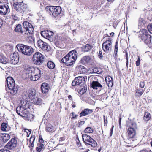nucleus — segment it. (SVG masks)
Here are the masks:
<instances>
[{
	"mask_svg": "<svg viewBox=\"0 0 152 152\" xmlns=\"http://www.w3.org/2000/svg\"><path fill=\"white\" fill-rule=\"evenodd\" d=\"M74 50L70 51L61 60L62 62L65 63L67 66H71L73 64L76 60L78 55L76 50Z\"/></svg>",
	"mask_w": 152,
	"mask_h": 152,
	"instance_id": "nucleus-1",
	"label": "nucleus"
},
{
	"mask_svg": "<svg viewBox=\"0 0 152 152\" xmlns=\"http://www.w3.org/2000/svg\"><path fill=\"white\" fill-rule=\"evenodd\" d=\"M137 129V127L136 123L134 122H131L128 128L127 132L129 139H132L133 141L136 140L135 138L136 135Z\"/></svg>",
	"mask_w": 152,
	"mask_h": 152,
	"instance_id": "nucleus-2",
	"label": "nucleus"
},
{
	"mask_svg": "<svg viewBox=\"0 0 152 152\" xmlns=\"http://www.w3.org/2000/svg\"><path fill=\"white\" fill-rule=\"evenodd\" d=\"M83 141L85 144L87 146L90 147H96L97 145V143L96 141L91 138L90 136L86 134H83L82 135Z\"/></svg>",
	"mask_w": 152,
	"mask_h": 152,
	"instance_id": "nucleus-3",
	"label": "nucleus"
},
{
	"mask_svg": "<svg viewBox=\"0 0 152 152\" xmlns=\"http://www.w3.org/2000/svg\"><path fill=\"white\" fill-rule=\"evenodd\" d=\"M7 85H6V87L7 88V86L8 89L11 90L10 93L12 94H15L17 91V88L15 86V83L14 80L11 77H8L6 79Z\"/></svg>",
	"mask_w": 152,
	"mask_h": 152,
	"instance_id": "nucleus-4",
	"label": "nucleus"
},
{
	"mask_svg": "<svg viewBox=\"0 0 152 152\" xmlns=\"http://www.w3.org/2000/svg\"><path fill=\"white\" fill-rule=\"evenodd\" d=\"M44 59L43 55L39 52H37L33 55L32 61L36 65H40L43 62Z\"/></svg>",
	"mask_w": 152,
	"mask_h": 152,
	"instance_id": "nucleus-5",
	"label": "nucleus"
},
{
	"mask_svg": "<svg viewBox=\"0 0 152 152\" xmlns=\"http://www.w3.org/2000/svg\"><path fill=\"white\" fill-rule=\"evenodd\" d=\"M39 73L35 74V69L33 67H29V77L31 80L35 81L38 80L41 77V73L40 70H38Z\"/></svg>",
	"mask_w": 152,
	"mask_h": 152,
	"instance_id": "nucleus-6",
	"label": "nucleus"
},
{
	"mask_svg": "<svg viewBox=\"0 0 152 152\" xmlns=\"http://www.w3.org/2000/svg\"><path fill=\"white\" fill-rule=\"evenodd\" d=\"M141 32L142 34H141L142 40L147 45L150 44L151 42V36L148 34L145 29H142Z\"/></svg>",
	"mask_w": 152,
	"mask_h": 152,
	"instance_id": "nucleus-7",
	"label": "nucleus"
},
{
	"mask_svg": "<svg viewBox=\"0 0 152 152\" xmlns=\"http://www.w3.org/2000/svg\"><path fill=\"white\" fill-rule=\"evenodd\" d=\"M14 9L17 12L22 13L27 8L26 4L23 2H16L13 4Z\"/></svg>",
	"mask_w": 152,
	"mask_h": 152,
	"instance_id": "nucleus-8",
	"label": "nucleus"
},
{
	"mask_svg": "<svg viewBox=\"0 0 152 152\" xmlns=\"http://www.w3.org/2000/svg\"><path fill=\"white\" fill-rule=\"evenodd\" d=\"M112 47V43L110 38H109L102 44V48L105 52H109L111 50Z\"/></svg>",
	"mask_w": 152,
	"mask_h": 152,
	"instance_id": "nucleus-9",
	"label": "nucleus"
},
{
	"mask_svg": "<svg viewBox=\"0 0 152 152\" xmlns=\"http://www.w3.org/2000/svg\"><path fill=\"white\" fill-rule=\"evenodd\" d=\"M46 10L47 11H53V10H55V13L53 14V16L56 17L59 15L61 10V7L59 6H47L46 7Z\"/></svg>",
	"mask_w": 152,
	"mask_h": 152,
	"instance_id": "nucleus-10",
	"label": "nucleus"
},
{
	"mask_svg": "<svg viewBox=\"0 0 152 152\" xmlns=\"http://www.w3.org/2000/svg\"><path fill=\"white\" fill-rule=\"evenodd\" d=\"M85 78L82 76H79L75 77L72 82L73 86L82 85L84 83Z\"/></svg>",
	"mask_w": 152,
	"mask_h": 152,
	"instance_id": "nucleus-11",
	"label": "nucleus"
},
{
	"mask_svg": "<svg viewBox=\"0 0 152 152\" xmlns=\"http://www.w3.org/2000/svg\"><path fill=\"white\" fill-rule=\"evenodd\" d=\"M28 108V103L25 101V103L23 102L22 106H18L16 108V111L17 113L19 115L21 116V113H23V109L25 110H27Z\"/></svg>",
	"mask_w": 152,
	"mask_h": 152,
	"instance_id": "nucleus-12",
	"label": "nucleus"
},
{
	"mask_svg": "<svg viewBox=\"0 0 152 152\" xmlns=\"http://www.w3.org/2000/svg\"><path fill=\"white\" fill-rule=\"evenodd\" d=\"M16 47L19 51L25 55H28V46H26L23 44H18Z\"/></svg>",
	"mask_w": 152,
	"mask_h": 152,
	"instance_id": "nucleus-13",
	"label": "nucleus"
},
{
	"mask_svg": "<svg viewBox=\"0 0 152 152\" xmlns=\"http://www.w3.org/2000/svg\"><path fill=\"white\" fill-rule=\"evenodd\" d=\"M41 36L44 38L47 39L50 41L53 40L54 37V33L52 31L45 30L41 32Z\"/></svg>",
	"mask_w": 152,
	"mask_h": 152,
	"instance_id": "nucleus-14",
	"label": "nucleus"
},
{
	"mask_svg": "<svg viewBox=\"0 0 152 152\" xmlns=\"http://www.w3.org/2000/svg\"><path fill=\"white\" fill-rule=\"evenodd\" d=\"M19 56L17 53H14L10 55V63L13 64H17L19 61Z\"/></svg>",
	"mask_w": 152,
	"mask_h": 152,
	"instance_id": "nucleus-15",
	"label": "nucleus"
},
{
	"mask_svg": "<svg viewBox=\"0 0 152 152\" xmlns=\"http://www.w3.org/2000/svg\"><path fill=\"white\" fill-rule=\"evenodd\" d=\"M37 45L40 48L44 51L48 50L47 44L41 39L38 40L37 42Z\"/></svg>",
	"mask_w": 152,
	"mask_h": 152,
	"instance_id": "nucleus-16",
	"label": "nucleus"
},
{
	"mask_svg": "<svg viewBox=\"0 0 152 152\" xmlns=\"http://www.w3.org/2000/svg\"><path fill=\"white\" fill-rule=\"evenodd\" d=\"M10 12V9L8 5L7 4L0 5V14L4 15Z\"/></svg>",
	"mask_w": 152,
	"mask_h": 152,
	"instance_id": "nucleus-17",
	"label": "nucleus"
},
{
	"mask_svg": "<svg viewBox=\"0 0 152 152\" xmlns=\"http://www.w3.org/2000/svg\"><path fill=\"white\" fill-rule=\"evenodd\" d=\"M17 145V141L15 138H12L5 145L6 147L9 149H14Z\"/></svg>",
	"mask_w": 152,
	"mask_h": 152,
	"instance_id": "nucleus-18",
	"label": "nucleus"
},
{
	"mask_svg": "<svg viewBox=\"0 0 152 152\" xmlns=\"http://www.w3.org/2000/svg\"><path fill=\"white\" fill-rule=\"evenodd\" d=\"M23 73L22 75L23 79H26L28 77V65L26 64L23 65Z\"/></svg>",
	"mask_w": 152,
	"mask_h": 152,
	"instance_id": "nucleus-19",
	"label": "nucleus"
},
{
	"mask_svg": "<svg viewBox=\"0 0 152 152\" xmlns=\"http://www.w3.org/2000/svg\"><path fill=\"white\" fill-rule=\"evenodd\" d=\"M50 88L48 84L46 83H43L41 86V91L43 94H46L48 93Z\"/></svg>",
	"mask_w": 152,
	"mask_h": 152,
	"instance_id": "nucleus-20",
	"label": "nucleus"
},
{
	"mask_svg": "<svg viewBox=\"0 0 152 152\" xmlns=\"http://www.w3.org/2000/svg\"><path fill=\"white\" fill-rule=\"evenodd\" d=\"M91 87L94 89H98L100 90L102 87V85L97 81H93L91 84Z\"/></svg>",
	"mask_w": 152,
	"mask_h": 152,
	"instance_id": "nucleus-21",
	"label": "nucleus"
},
{
	"mask_svg": "<svg viewBox=\"0 0 152 152\" xmlns=\"http://www.w3.org/2000/svg\"><path fill=\"white\" fill-rule=\"evenodd\" d=\"M93 112V110L86 108L83 110L80 114V117L84 116L91 114Z\"/></svg>",
	"mask_w": 152,
	"mask_h": 152,
	"instance_id": "nucleus-22",
	"label": "nucleus"
},
{
	"mask_svg": "<svg viewBox=\"0 0 152 152\" xmlns=\"http://www.w3.org/2000/svg\"><path fill=\"white\" fill-rule=\"evenodd\" d=\"M32 100L30 102L34 103V104H37L39 105H42L43 104L42 99L37 97H35L33 98Z\"/></svg>",
	"mask_w": 152,
	"mask_h": 152,
	"instance_id": "nucleus-23",
	"label": "nucleus"
},
{
	"mask_svg": "<svg viewBox=\"0 0 152 152\" xmlns=\"http://www.w3.org/2000/svg\"><path fill=\"white\" fill-rule=\"evenodd\" d=\"M10 139V136L7 134H3L0 135V140L3 142H6Z\"/></svg>",
	"mask_w": 152,
	"mask_h": 152,
	"instance_id": "nucleus-24",
	"label": "nucleus"
},
{
	"mask_svg": "<svg viewBox=\"0 0 152 152\" xmlns=\"http://www.w3.org/2000/svg\"><path fill=\"white\" fill-rule=\"evenodd\" d=\"M105 80L109 87H111L113 86V79L110 76L106 77L105 78Z\"/></svg>",
	"mask_w": 152,
	"mask_h": 152,
	"instance_id": "nucleus-25",
	"label": "nucleus"
},
{
	"mask_svg": "<svg viewBox=\"0 0 152 152\" xmlns=\"http://www.w3.org/2000/svg\"><path fill=\"white\" fill-rule=\"evenodd\" d=\"M23 32H24V34H28V22L24 21L23 23Z\"/></svg>",
	"mask_w": 152,
	"mask_h": 152,
	"instance_id": "nucleus-26",
	"label": "nucleus"
},
{
	"mask_svg": "<svg viewBox=\"0 0 152 152\" xmlns=\"http://www.w3.org/2000/svg\"><path fill=\"white\" fill-rule=\"evenodd\" d=\"M36 97V92L33 89H31L29 90V102H30L33 98H34Z\"/></svg>",
	"mask_w": 152,
	"mask_h": 152,
	"instance_id": "nucleus-27",
	"label": "nucleus"
},
{
	"mask_svg": "<svg viewBox=\"0 0 152 152\" xmlns=\"http://www.w3.org/2000/svg\"><path fill=\"white\" fill-rule=\"evenodd\" d=\"M44 149V144L42 143H38L36 148L37 152H41Z\"/></svg>",
	"mask_w": 152,
	"mask_h": 152,
	"instance_id": "nucleus-28",
	"label": "nucleus"
},
{
	"mask_svg": "<svg viewBox=\"0 0 152 152\" xmlns=\"http://www.w3.org/2000/svg\"><path fill=\"white\" fill-rule=\"evenodd\" d=\"M92 48L91 45L88 44H86L82 48V50L84 52H88Z\"/></svg>",
	"mask_w": 152,
	"mask_h": 152,
	"instance_id": "nucleus-29",
	"label": "nucleus"
},
{
	"mask_svg": "<svg viewBox=\"0 0 152 152\" xmlns=\"http://www.w3.org/2000/svg\"><path fill=\"white\" fill-rule=\"evenodd\" d=\"M90 59V57L88 56H84L82 58L80 62L82 64H85L89 62Z\"/></svg>",
	"mask_w": 152,
	"mask_h": 152,
	"instance_id": "nucleus-30",
	"label": "nucleus"
},
{
	"mask_svg": "<svg viewBox=\"0 0 152 152\" xmlns=\"http://www.w3.org/2000/svg\"><path fill=\"white\" fill-rule=\"evenodd\" d=\"M47 65L48 67L50 69H53L55 67L54 63L51 61H48L47 63Z\"/></svg>",
	"mask_w": 152,
	"mask_h": 152,
	"instance_id": "nucleus-31",
	"label": "nucleus"
},
{
	"mask_svg": "<svg viewBox=\"0 0 152 152\" xmlns=\"http://www.w3.org/2000/svg\"><path fill=\"white\" fill-rule=\"evenodd\" d=\"M8 61L5 57L2 54H0V62L4 64H6Z\"/></svg>",
	"mask_w": 152,
	"mask_h": 152,
	"instance_id": "nucleus-32",
	"label": "nucleus"
},
{
	"mask_svg": "<svg viewBox=\"0 0 152 152\" xmlns=\"http://www.w3.org/2000/svg\"><path fill=\"white\" fill-rule=\"evenodd\" d=\"M8 126V125L6 123L3 122L1 124V129L3 131H6L8 130V128L7 127Z\"/></svg>",
	"mask_w": 152,
	"mask_h": 152,
	"instance_id": "nucleus-33",
	"label": "nucleus"
},
{
	"mask_svg": "<svg viewBox=\"0 0 152 152\" xmlns=\"http://www.w3.org/2000/svg\"><path fill=\"white\" fill-rule=\"evenodd\" d=\"M15 30L16 32H19L22 33H23L24 34V32H23V29L22 30L21 26L20 24H18L16 26Z\"/></svg>",
	"mask_w": 152,
	"mask_h": 152,
	"instance_id": "nucleus-34",
	"label": "nucleus"
},
{
	"mask_svg": "<svg viewBox=\"0 0 152 152\" xmlns=\"http://www.w3.org/2000/svg\"><path fill=\"white\" fill-rule=\"evenodd\" d=\"M35 38L33 34H29V44L31 43L33 45H35Z\"/></svg>",
	"mask_w": 152,
	"mask_h": 152,
	"instance_id": "nucleus-35",
	"label": "nucleus"
},
{
	"mask_svg": "<svg viewBox=\"0 0 152 152\" xmlns=\"http://www.w3.org/2000/svg\"><path fill=\"white\" fill-rule=\"evenodd\" d=\"M46 131L47 132H53L54 131L53 127L51 125L47 126L46 127Z\"/></svg>",
	"mask_w": 152,
	"mask_h": 152,
	"instance_id": "nucleus-36",
	"label": "nucleus"
},
{
	"mask_svg": "<svg viewBox=\"0 0 152 152\" xmlns=\"http://www.w3.org/2000/svg\"><path fill=\"white\" fill-rule=\"evenodd\" d=\"M143 91L142 90L137 89L136 90L135 95L136 96L140 97L142 94Z\"/></svg>",
	"mask_w": 152,
	"mask_h": 152,
	"instance_id": "nucleus-37",
	"label": "nucleus"
},
{
	"mask_svg": "<svg viewBox=\"0 0 152 152\" xmlns=\"http://www.w3.org/2000/svg\"><path fill=\"white\" fill-rule=\"evenodd\" d=\"M151 118V115L149 113H146L144 116L143 119L146 121H149Z\"/></svg>",
	"mask_w": 152,
	"mask_h": 152,
	"instance_id": "nucleus-38",
	"label": "nucleus"
},
{
	"mask_svg": "<svg viewBox=\"0 0 152 152\" xmlns=\"http://www.w3.org/2000/svg\"><path fill=\"white\" fill-rule=\"evenodd\" d=\"M93 132V129L89 127H87L84 131V132L85 133H92Z\"/></svg>",
	"mask_w": 152,
	"mask_h": 152,
	"instance_id": "nucleus-39",
	"label": "nucleus"
},
{
	"mask_svg": "<svg viewBox=\"0 0 152 152\" xmlns=\"http://www.w3.org/2000/svg\"><path fill=\"white\" fill-rule=\"evenodd\" d=\"M35 140V136L34 135H32L30 137L29 140V142L30 143L31 146L32 147H33L34 146V144L33 142Z\"/></svg>",
	"mask_w": 152,
	"mask_h": 152,
	"instance_id": "nucleus-40",
	"label": "nucleus"
},
{
	"mask_svg": "<svg viewBox=\"0 0 152 152\" xmlns=\"http://www.w3.org/2000/svg\"><path fill=\"white\" fill-rule=\"evenodd\" d=\"M118 42L116 41L115 43V49L114 52V55L116 56L118 49Z\"/></svg>",
	"mask_w": 152,
	"mask_h": 152,
	"instance_id": "nucleus-41",
	"label": "nucleus"
},
{
	"mask_svg": "<svg viewBox=\"0 0 152 152\" xmlns=\"http://www.w3.org/2000/svg\"><path fill=\"white\" fill-rule=\"evenodd\" d=\"M34 28L33 26L29 23V34H33Z\"/></svg>",
	"mask_w": 152,
	"mask_h": 152,
	"instance_id": "nucleus-42",
	"label": "nucleus"
},
{
	"mask_svg": "<svg viewBox=\"0 0 152 152\" xmlns=\"http://www.w3.org/2000/svg\"><path fill=\"white\" fill-rule=\"evenodd\" d=\"M80 73H84L86 71V69L84 66H80Z\"/></svg>",
	"mask_w": 152,
	"mask_h": 152,
	"instance_id": "nucleus-43",
	"label": "nucleus"
},
{
	"mask_svg": "<svg viewBox=\"0 0 152 152\" xmlns=\"http://www.w3.org/2000/svg\"><path fill=\"white\" fill-rule=\"evenodd\" d=\"M149 31L152 34V23H149L147 26Z\"/></svg>",
	"mask_w": 152,
	"mask_h": 152,
	"instance_id": "nucleus-44",
	"label": "nucleus"
},
{
	"mask_svg": "<svg viewBox=\"0 0 152 152\" xmlns=\"http://www.w3.org/2000/svg\"><path fill=\"white\" fill-rule=\"evenodd\" d=\"M87 91V88L84 87L83 88H82L80 90V94H83L85 93Z\"/></svg>",
	"mask_w": 152,
	"mask_h": 152,
	"instance_id": "nucleus-45",
	"label": "nucleus"
},
{
	"mask_svg": "<svg viewBox=\"0 0 152 152\" xmlns=\"http://www.w3.org/2000/svg\"><path fill=\"white\" fill-rule=\"evenodd\" d=\"M104 122V126H107L108 123L107 118V117H105L104 115H103Z\"/></svg>",
	"mask_w": 152,
	"mask_h": 152,
	"instance_id": "nucleus-46",
	"label": "nucleus"
},
{
	"mask_svg": "<svg viewBox=\"0 0 152 152\" xmlns=\"http://www.w3.org/2000/svg\"><path fill=\"white\" fill-rule=\"evenodd\" d=\"M98 57L100 59H102L103 58V55L102 51H99L98 55Z\"/></svg>",
	"mask_w": 152,
	"mask_h": 152,
	"instance_id": "nucleus-47",
	"label": "nucleus"
},
{
	"mask_svg": "<svg viewBox=\"0 0 152 152\" xmlns=\"http://www.w3.org/2000/svg\"><path fill=\"white\" fill-rule=\"evenodd\" d=\"M29 56L32 54L34 52V50L31 46H29Z\"/></svg>",
	"mask_w": 152,
	"mask_h": 152,
	"instance_id": "nucleus-48",
	"label": "nucleus"
},
{
	"mask_svg": "<svg viewBox=\"0 0 152 152\" xmlns=\"http://www.w3.org/2000/svg\"><path fill=\"white\" fill-rule=\"evenodd\" d=\"M34 115L32 114H29V120L30 121H33L34 120Z\"/></svg>",
	"mask_w": 152,
	"mask_h": 152,
	"instance_id": "nucleus-49",
	"label": "nucleus"
},
{
	"mask_svg": "<svg viewBox=\"0 0 152 152\" xmlns=\"http://www.w3.org/2000/svg\"><path fill=\"white\" fill-rule=\"evenodd\" d=\"M24 132V134L26 133L27 134V137H28V129H27L24 128L23 130Z\"/></svg>",
	"mask_w": 152,
	"mask_h": 152,
	"instance_id": "nucleus-50",
	"label": "nucleus"
},
{
	"mask_svg": "<svg viewBox=\"0 0 152 152\" xmlns=\"http://www.w3.org/2000/svg\"><path fill=\"white\" fill-rule=\"evenodd\" d=\"M72 118L73 119H77V118L78 115H76L75 114L74 112H72Z\"/></svg>",
	"mask_w": 152,
	"mask_h": 152,
	"instance_id": "nucleus-51",
	"label": "nucleus"
},
{
	"mask_svg": "<svg viewBox=\"0 0 152 152\" xmlns=\"http://www.w3.org/2000/svg\"><path fill=\"white\" fill-rule=\"evenodd\" d=\"M144 21L141 18L139 19V24H140V25H142V24H144Z\"/></svg>",
	"mask_w": 152,
	"mask_h": 152,
	"instance_id": "nucleus-52",
	"label": "nucleus"
},
{
	"mask_svg": "<svg viewBox=\"0 0 152 152\" xmlns=\"http://www.w3.org/2000/svg\"><path fill=\"white\" fill-rule=\"evenodd\" d=\"M140 63V59L139 57L138 58V59L137 60L136 62V66H139Z\"/></svg>",
	"mask_w": 152,
	"mask_h": 152,
	"instance_id": "nucleus-53",
	"label": "nucleus"
},
{
	"mask_svg": "<svg viewBox=\"0 0 152 152\" xmlns=\"http://www.w3.org/2000/svg\"><path fill=\"white\" fill-rule=\"evenodd\" d=\"M0 152H10L9 150L5 149H3L0 150Z\"/></svg>",
	"mask_w": 152,
	"mask_h": 152,
	"instance_id": "nucleus-54",
	"label": "nucleus"
},
{
	"mask_svg": "<svg viewBox=\"0 0 152 152\" xmlns=\"http://www.w3.org/2000/svg\"><path fill=\"white\" fill-rule=\"evenodd\" d=\"M39 141L40 142L39 143H42L44 142V140L42 137L40 136H39Z\"/></svg>",
	"mask_w": 152,
	"mask_h": 152,
	"instance_id": "nucleus-55",
	"label": "nucleus"
},
{
	"mask_svg": "<svg viewBox=\"0 0 152 152\" xmlns=\"http://www.w3.org/2000/svg\"><path fill=\"white\" fill-rule=\"evenodd\" d=\"M145 86V83L144 82H140V86L141 88H144Z\"/></svg>",
	"mask_w": 152,
	"mask_h": 152,
	"instance_id": "nucleus-56",
	"label": "nucleus"
},
{
	"mask_svg": "<svg viewBox=\"0 0 152 152\" xmlns=\"http://www.w3.org/2000/svg\"><path fill=\"white\" fill-rule=\"evenodd\" d=\"M126 64H128V53L127 51H126Z\"/></svg>",
	"mask_w": 152,
	"mask_h": 152,
	"instance_id": "nucleus-57",
	"label": "nucleus"
},
{
	"mask_svg": "<svg viewBox=\"0 0 152 152\" xmlns=\"http://www.w3.org/2000/svg\"><path fill=\"white\" fill-rule=\"evenodd\" d=\"M50 14V15H52L53 16V13H55V10H53V11H47Z\"/></svg>",
	"mask_w": 152,
	"mask_h": 152,
	"instance_id": "nucleus-58",
	"label": "nucleus"
},
{
	"mask_svg": "<svg viewBox=\"0 0 152 152\" xmlns=\"http://www.w3.org/2000/svg\"><path fill=\"white\" fill-rule=\"evenodd\" d=\"M12 18L15 20H17V16L16 15H12Z\"/></svg>",
	"mask_w": 152,
	"mask_h": 152,
	"instance_id": "nucleus-59",
	"label": "nucleus"
},
{
	"mask_svg": "<svg viewBox=\"0 0 152 152\" xmlns=\"http://www.w3.org/2000/svg\"><path fill=\"white\" fill-rule=\"evenodd\" d=\"M85 123V121H80L78 123V124L79 125H82L84 124Z\"/></svg>",
	"mask_w": 152,
	"mask_h": 152,
	"instance_id": "nucleus-60",
	"label": "nucleus"
},
{
	"mask_svg": "<svg viewBox=\"0 0 152 152\" xmlns=\"http://www.w3.org/2000/svg\"><path fill=\"white\" fill-rule=\"evenodd\" d=\"M93 71L94 72L93 73H98V71L97 70V68H95L94 69H93Z\"/></svg>",
	"mask_w": 152,
	"mask_h": 152,
	"instance_id": "nucleus-61",
	"label": "nucleus"
},
{
	"mask_svg": "<svg viewBox=\"0 0 152 152\" xmlns=\"http://www.w3.org/2000/svg\"><path fill=\"white\" fill-rule=\"evenodd\" d=\"M65 137H61L60 138V141H63L65 140Z\"/></svg>",
	"mask_w": 152,
	"mask_h": 152,
	"instance_id": "nucleus-62",
	"label": "nucleus"
},
{
	"mask_svg": "<svg viewBox=\"0 0 152 152\" xmlns=\"http://www.w3.org/2000/svg\"><path fill=\"white\" fill-rule=\"evenodd\" d=\"M72 107L73 108H75L76 107V105L75 102H72Z\"/></svg>",
	"mask_w": 152,
	"mask_h": 152,
	"instance_id": "nucleus-63",
	"label": "nucleus"
},
{
	"mask_svg": "<svg viewBox=\"0 0 152 152\" xmlns=\"http://www.w3.org/2000/svg\"><path fill=\"white\" fill-rule=\"evenodd\" d=\"M3 23V21L2 19L0 18V28L1 27V26L2 25Z\"/></svg>",
	"mask_w": 152,
	"mask_h": 152,
	"instance_id": "nucleus-64",
	"label": "nucleus"
}]
</instances>
